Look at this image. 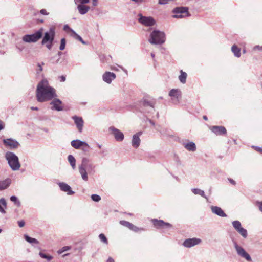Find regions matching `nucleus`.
<instances>
[{
	"label": "nucleus",
	"instance_id": "obj_1",
	"mask_svg": "<svg viewBox=\"0 0 262 262\" xmlns=\"http://www.w3.org/2000/svg\"><path fill=\"white\" fill-rule=\"evenodd\" d=\"M56 97V90L49 85L47 80L43 79L38 83L36 89V99L38 102L48 101Z\"/></svg>",
	"mask_w": 262,
	"mask_h": 262
},
{
	"label": "nucleus",
	"instance_id": "obj_2",
	"mask_svg": "<svg viewBox=\"0 0 262 262\" xmlns=\"http://www.w3.org/2000/svg\"><path fill=\"white\" fill-rule=\"evenodd\" d=\"M89 162V159L84 157L82 159L81 163L78 165L79 172L84 181L88 180V174H93L95 172V166Z\"/></svg>",
	"mask_w": 262,
	"mask_h": 262
},
{
	"label": "nucleus",
	"instance_id": "obj_3",
	"mask_svg": "<svg viewBox=\"0 0 262 262\" xmlns=\"http://www.w3.org/2000/svg\"><path fill=\"white\" fill-rule=\"evenodd\" d=\"M5 158L12 170L17 171L19 169L21 164L18 157L14 152L7 151L5 154Z\"/></svg>",
	"mask_w": 262,
	"mask_h": 262
},
{
	"label": "nucleus",
	"instance_id": "obj_4",
	"mask_svg": "<svg viewBox=\"0 0 262 262\" xmlns=\"http://www.w3.org/2000/svg\"><path fill=\"white\" fill-rule=\"evenodd\" d=\"M165 41V35L164 32L159 30L153 31L150 35L149 41L151 44L160 45Z\"/></svg>",
	"mask_w": 262,
	"mask_h": 262
},
{
	"label": "nucleus",
	"instance_id": "obj_5",
	"mask_svg": "<svg viewBox=\"0 0 262 262\" xmlns=\"http://www.w3.org/2000/svg\"><path fill=\"white\" fill-rule=\"evenodd\" d=\"M42 36V29H39L34 34L24 35L22 40L27 43L36 42Z\"/></svg>",
	"mask_w": 262,
	"mask_h": 262
},
{
	"label": "nucleus",
	"instance_id": "obj_6",
	"mask_svg": "<svg viewBox=\"0 0 262 262\" xmlns=\"http://www.w3.org/2000/svg\"><path fill=\"white\" fill-rule=\"evenodd\" d=\"M172 13L174 14L172 17L176 18H182L190 15L187 7H176L172 10Z\"/></svg>",
	"mask_w": 262,
	"mask_h": 262
},
{
	"label": "nucleus",
	"instance_id": "obj_7",
	"mask_svg": "<svg viewBox=\"0 0 262 262\" xmlns=\"http://www.w3.org/2000/svg\"><path fill=\"white\" fill-rule=\"evenodd\" d=\"M234 247L236 250L237 254L240 257L245 258L248 261H252L250 255L245 250V249L238 245L236 242H234Z\"/></svg>",
	"mask_w": 262,
	"mask_h": 262
},
{
	"label": "nucleus",
	"instance_id": "obj_8",
	"mask_svg": "<svg viewBox=\"0 0 262 262\" xmlns=\"http://www.w3.org/2000/svg\"><path fill=\"white\" fill-rule=\"evenodd\" d=\"M55 35V28L51 27L49 30L45 33L41 43L45 45L48 42H53L54 39Z\"/></svg>",
	"mask_w": 262,
	"mask_h": 262
},
{
	"label": "nucleus",
	"instance_id": "obj_9",
	"mask_svg": "<svg viewBox=\"0 0 262 262\" xmlns=\"http://www.w3.org/2000/svg\"><path fill=\"white\" fill-rule=\"evenodd\" d=\"M139 22L145 26H152L155 24V20L154 19L150 16H144L141 14L138 15Z\"/></svg>",
	"mask_w": 262,
	"mask_h": 262
},
{
	"label": "nucleus",
	"instance_id": "obj_10",
	"mask_svg": "<svg viewBox=\"0 0 262 262\" xmlns=\"http://www.w3.org/2000/svg\"><path fill=\"white\" fill-rule=\"evenodd\" d=\"M109 130L114 135L115 140L117 141H122L124 138V135L122 132L114 126L109 128Z\"/></svg>",
	"mask_w": 262,
	"mask_h": 262
},
{
	"label": "nucleus",
	"instance_id": "obj_11",
	"mask_svg": "<svg viewBox=\"0 0 262 262\" xmlns=\"http://www.w3.org/2000/svg\"><path fill=\"white\" fill-rule=\"evenodd\" d=\"M3 143L7 147L11 149H16L19 145V143L16 140L12 138L4 139Z\"/></svg>",
	"mask_w": 262,
	"mask_h": 262
},
{
	"label": "nucleus",
	"instance_id": "obj_12",
	"mask_svg": "<svg viewBox=\"0 0 262 262\" xmlns=\"http://www.w3.org/2000/svg\"><path fill=\"white\" fill-rule=\"evenodd\" d=\"M169 95L174 103H178L181 97V92L179 89H172L169 93Z\"/></svg>",
	"mask_w": 262,
	"mask_h": 262
},
{
	"label": "nucleus",
	"instance_id": "obj_13",
	"mask_svg": "<svg viewBox=\"0 0 262 262\" xmlns=\"http://www.w3.org/2000/svg\"><path fill=\"white\" fill-rule=\"evenodd\" d=\"M201 239L198 238H188L184 241L183 245L186 248H191L199 245L201 242Z\"/></svg>",
	"mask_w": 262,
	"mask_h": 262
},
{
	"label": "nucleus",
	"instance_id": "obj_14",
	"mask_svg": "<svg viewBox=\"0 0 262 262\" xmlns=\"http://www.w3.org/2000/svg\"><path fill=\"white\" fill-rule=\"evenodd\" d=\"M152 223L155 227L157 228L170 229L172 227V225L170 224L164 222L163 220L153 219Z\"/></svg>",
	"mask_w": 262,
	"mask_h": 262
},
{
	"label": "nucleus",
	"instance_id": "obj_15",
	"mask_svg": "<svg viewBox=\"0 0 262 262\" xmlns=\"http://www.w3.org/2000/svg\"><path fill=\"white\" fill-rule=\"evenodd\" d=\"M58 185L60 190L63 192H67L68 195H71L75 193V192L72 190L71 187L67 183L64 182H59Z\"/></svg>",
	"mask_w": 262,
	"mask_h": 262
},
{
	"label": "nucleus",
	"instance_id": "obj_16",
	"mask_svg": "<svg viewBox=\"0 0 262 262\" xmlns=\"http://www.w3.org/2000/svg\"><path fill=\"white\" fill-rule=\"evenodd\" d=\"M142 134V132H139L133 136L132 140V145L134 148H137L140 146V142H141L140 136Z\"/></svg>",
	"mask_w": 262,
	"mask_h": 262
},
{
	"label": "nucleus",
	"instance_id": "obj_17",
	"mask_svg": "<svg viewBox=\"0 0 262 262\" xmlns=\"http://www.w3.org/2000/svg\"><path fill=\"white\" fill-rule=\"evenodd\" d=\"M72 119L74 121L75 125L78 129V130L81 133L83 129L84 121L81 117L74 116L72 117Z\"/></svg>",
	"mask_w": 262,
	"mask_h": 262
},
{
	"label": "nucleus",
	"instance_id": "obj_18",
	"mask_svg": "<svg viewBox=\"0 0 262 262\" xmlns=\"http://www.w3.org/2000/svg\"><path fill=\"white\" fill-rule=\"evenodd\" d=\"M210 129L216 135H225L227 133L226 128L222 126H212Z\"/></svg>",
	"mask_w": 262,
	"mask_h": 262
},
{
	"label": "nucleus",
	"instance_id": "obj_19",
	"mask_svg": "<svg viewBox=\"0 0 262 262\" xmlns=\"http://www.w3.org/2000/svg\"><path fill=\"white\" fill-rule=\"evenodd\" d=\"M103 80L107 83H111L115 79L116 75L112 72H106L103 75Z\"/></svg>",
	"mask_w": 262,
	"mask_h": 262
},
{
	"label": "nucleus",
	"instance_id": "obj_20",
	"mask_svg": "<svg viewBox=\"0 0 262 262\" xmlns=\"http://www.w3.org/2000/svg\"><path fill=\"white\" fill-rule=\"evenodd\" d=\"M50 104L53 105L51 108L52 110H55L57 111H61L63 110L62 106V102L58 99H54L51 103Z\"/></svg>",
	"mask_w": 262,
	"mask_h": 262
},
{
	"label": "nucleus",
	"instance_id": "obj_21",
	"mask_svg": "<svg viewBox=\"0 0 262 262\" xmlns=\"http://www.w3.org/2000/svg\"><path fill=\"white\" fill-rule=\"evenodd\" d=\"M120 223L121 225L128 227L129 229H130L131 230L135 231V232H138L140 230L141 231L143 230V229H142V228L139 229L138 227H136L133 224L130 223V222H127V221H120Z\"/></svg>",
	"mask_w": 262,
	"mask_h": 262
},
{
	"label": "nucleus",
	"instance_id": "obj_22",
	"mask_svg": "<svg viewBox=\"0 0 262 262\" xmlns=\"http://www.w3.org/2000/svg\"><path fill=\"white\" fill-rule=\"evenodd\" d=\"M212 212L221 217H226L227 215L224 211L219 207L211 206V207Z\"/></svg>",
	"mask_w": 262,
	"mask_h": 262
},
{
	"label": "nucleus",
	"instance_id": "obj_23",
	"mask_svg": "<svg viewBox=\"0 0 262 262\" xmlns=\"http://www.w3.org/2000/svg\"><path fill=\"white\" fill-rule=\"evenodd\" d=\"M78 12L81 15L85 14L90 9V7L86 5H78L77 6Z\"/></svg>",
	"mask_w": 262,
	"mask_h": 262
},
{
	"label": "nucleus",
	"instance_id": "obj_24",
	"mask_svg": "<svg viewBox=\"0 0 262 262\" xmlns=\"http://www.w3.org/2000/svg\"><path fill=\"white\" fill-rule=\"evenodd\" d=\"M11 180L7 178L5 180L0 181V190L7 189L11 184Z\"/></svg>",
	"mask_w": 262,
	"mask_h": 262
},
{
	"label": "nucleus",
	"instance_id": "obj_25",
	"mask_svg": "<svg viewBox=\"0 0 262 262\" xmlns=\"http://www.w3.org/2000/svg\"><path fill=\"white\" fill-rule=\"evenodd\" d=\"M83 144H85V142L82 141L80 140H73L71 142V146L77 149H80Z\"/></svg>",
	"mask_w": 262,
	"mask_h": 262
},
{
	"label": "nucleus",
	"instance_id": "obj_26",
	"mask_svg": "<svg viewBox=\"0 0 262 262\" xmlns=\"http://www.w3.org/2000/svg\"><path fill=\"white\" fill-rule=\"evenodd\" d=\"M184 147L189 151H194L196 150V146L194 142H190L184 144Z\"/></svg>",
	"mask_w": 262,
	"mask_h": 262
},
{
	"label": "nucleus",
	"instance_id": "obj_27",
	"mask_svg": "<svg viewBox=\"0 0 262 262\" xmlns=\"http://www.w3.org/2000/svg\"><path fill=\"white\" fill-rule=\"evenodd\" d=\"M231 51L235 57H239L241 56V50L236 45L232 46Z\"/></svg>",
	"mask_w": 262,
	"mask_h": 262
},
{
	"label": "nucleus",
	"instance_id": "obj_28",
	"mask_svg": "<svg viewBox=\"0 0 262 262\" xmlns=\"http://www.w3.org/2000/svg\"><path fill=\"white\" fill-rule=\"evenodd\" d=\"M68 160L70 164L73 169L76 168V160L72 155H69L68 157Z\"/></svg>",
	"mask_w": 262,
	"mask_h": 262
},
{
	"label": "nucleus",
	"instance_id": "obj_29",
	"mask_svg": "<svg viewBox=\"0 0 262 262\" xmlns=\"http://www.w3.org/2000/svg\"><path fill=\"white\" fill-rule=\"evenodd\" d=\"M180 73L181 74L179 76V79L181 83L184 84L186 82L187 74L186 72H183L182 70H181Z\"/></svg>",
	"mask_w": 262,
	"mask_h": 262
},
{
	"label": "nucleus",
	"instance_id": "obj_30",
	"mask_svg": "<svg viewBox=\"0 0 262 262\" xmlns=\"http://www.w3.org/2000/svg\"><path fill=\"white\" fill-rule=\"evenodd\" d=\"M71 36L75 38L76 39L79 40L80 41L83 45H86V43L85 42L82 37L79 36L78 34H77L75 31L72 30V34H71Z\"/></svg>",
	"mask_w": 262,
	"mask_h": 262
},
{
	"label": "nucleus",
	"instance_id": "obj_31",
	"mask_svg": "<svg viewBox=\"0 0 262 262\" xmlns=\"http://www.w3.org/2000/svg\"><path fill=\"white\" fill-rule=\"evenodd\" d=\"M191 190L194 194H199L203 196V198H205L206 200H207V198L205 195V193L203 190H202L198 188H193L191 189Z\"/></svg>",
	"mask_w": 262,
	"mask_h": 262
},
{
	"label": "nucleus",
	"instance_id": "obj_32",
	"mask_svg": "<svg viewBox=\"0 0 262 262\" xmlns=\"http://www.w3.org/2000/svg\"><path fill=\"white\" fill-rule=\"evenodd\" d=\"M24 238L29 243H31V244H37L39 243V242H38V240H37L35 238L30 237V236H29L27 234H25L24 235Z\"/></svg>",
	"mask_w": 262,
	"mask_h": 262
},
{
	"label": "nucleus",
	"instance_id": "obj_33",
	"mask_svg": "<svg viewBox=\"0 0 262 262\" xmlns=\"http://www.w3.org/2000/svg\"><path fill=\"white\" fill-rule=\"evenodd\" d=\"M237 232H238L239 234L244 238H247L248 236V233L246 229L244 228L243 227H242L241 229H239L237 231Z\"/></svg>",
	"mask_w": 262,
	"mask_h": 262
},
{
	"label": "nucleus",
	"instance_id": "obj_34",
	"mask_svg": "<svg viewBox=\"0 0 262 262\" xmlns=\"http://www.w3.org/2000/svg\"><path fill=\"white\" fill-rule=\"evenodd\" d=\"M72 249V247L71 246H66L62 247L61 249H59L57 252L58 254H61L63 252H67Z\"/></svg>",
	"mask_w": 262,
	"mask_h": 262
},
{
	"label": "nucleus",
	"instance_id": "obj_35",
	"mask_svg": "<svg viewBox=\"0 0 262 262\" xmlns=\"http://www.w3.org/2000/svg\"><path fill=\"white\" fill-rule=\"evenodd\" d=\"M232 224L233 227L236 230V231L242 227V225H241V223L238 221H233Z\"/></svg>",
	"mask_w": 262,
	"mask_h": 262
},
{
	"label": "nucleus",
	"instance_id": "obj_36",
	"mask_svg": "<svg viewBox=\"0 0 262 262\" xmlns=\"http://www.w3.org/2000/svg\"><path fill=\"white\" fill-rule=\"evenodd\" d=\"M39 255L41 258L46 259L48 261L51 260L53 258L52 256L47 255L42 252H40Z\"/></svg>",
	"mask_w": 262,
	"mask_h": 262
},
{
	"label": "nucleus",
	"instance_id": "obj_37",
	"mask_svg": "<svg viewBox=\"0 0 262 262\" xmlns=\"http://www.w3.org/2000/svg\"><path fill=\"white\" fill-rule=\"evenodd\" d=\"M10 200L13 202L17 207H19L20 206V202L16 196H11L10 197Z\"/></svg>",
	"mask_w": 262,
	"mask_h": 262
},
{
	"label": "nucleus",
	"instance_id": "obj_38",
	"mask_svg": "<svg viewBox=\"0 0 262 262\" xmlns=\"http://www.w3.org/2000/svg\"><path fill=\"white\" fill-rule=\"evenodd\" d=\"M90 2V0H74V3L77 6L78 5H83Z\"/></svg>",
	"mask_w": 262,
	"mask_h": 262
},
{
	"label": "nucleus",
	"instance_id": "obj_39",
	"mask_svg": "<svg viewBox=\"0 0 262 262\" xmlns=\"http://www.w3.org/2000/svg\"><path fill=\"white\" fill-rule=\"evenodd\" d=\"M99 238L102 242L105 244L106 245L108 244L107 239L104 234L101 233L99 234Z\"/></svg>",
	"mask_w": 262,
	"mask_h": 262
},
{
	"label": "nucleus",
	"instance_id": "obj_40",
	"mask_svg": "<svg viewBox=\"0 0 262 262\" xmlns=\"http://www.w3.org/2000/svg\"><path fill=\"white\" fill-rule=\"evenodd\" d=\"M80 149L84 152H88L89 151L90 146L85 142V144L81 146Z\"/></svg>",
	"mask_w": 262,
	"mask_h": 262
},
{
	"label": "nucleus",
	"instance_id": "obj_41",
	"mask_svg": "<svg viewBox=\"0 0 262 262\" xmlns=\"http://www.w3.org/2000/svg\"><path fill=\"white\" fill-rule=\"evenodd\" d=\"M66 44V40L64 38H62L61 40L60 45L59 49L60 50H63L65 49Z\"/></svg>",
	"mask_w": 262,
	"mask_h": 262
},
{
	"label": "nucleus",
	"instance_id": "obj_42",
	"mask_svg": "<svg viewBox=\"0 0 262 262\" xmlns=\"http://www.w3.org/2000/svg\"><path fill=\"white\" fill-rule=\"evenodd\" d=\"M91 199L93 201L98 202L101 200V197L97 194H92L91 195Z\"/></svg>",
	"mask_w": 262,
	"mask_h": 262
},
{
	"label": "nucleus",
	"instance_id": "obj_43",
	"mask_svg": "<svg viewBox=\"0 0 262 262\" xmlns=\"http://www.w3.org/2000/svg\"><path fill=\"white\" fill-rule=\"evenodd\" d=\"M44 65V62H41V63H38L37 64V67L38 69L37 70V73H39V72H41L42 71V66Z\"/></svg>",
	"mask_w": 262,
	"mask_h": 262
},
{
	"label": "nucleus",
	"instance_id": "obj_44",
	"mask_svg": "<svg viewBox=\"0 0 262 262\" xmlns=\"http://www.w3.org/2000/svg\"><path fill=\"white\" fill-rule=\"evenodd\" d=\"M144 105L146 107L149 106L152 110L154 108V106H153L152 104L148 101H145L144 102Z\"/></svg>",
	"mask_w": 262,
	"mask_h": 262
},
{
	"label": "nucleus",
	"instance_id": "obj_45",
	"mask_svg": "<svg viewBox=\"0 0 262 262\" xmlns=\"http://www.w3.org/2000/svg\"><path fill=\"white\" fill-rule=\"evenodd\" d=\"M169 1H173V0H159L158 3L160 5L167 4Z\"/></svg>",
	"mask_w": 262,
	"mask_h": 262
},
{
	"label": "nucleus",
	"instance_id": "obj_46",
	"mask_svg": "<svg viewBox=\"0 0 262 262\" xmlns=\"http://www.w3.org/2000/svg\"><path fill=\"white\" fill-rule=\"evenodd\" d=\"M63 29L66 31H70L72 33V30H73L72 29L70 28L68 25H66L63 27Z\"/></svg>",
	"mask_w": 262,
	"mask_h": 262
},
{
	"label": "nucleus",
	"instance_id": "obj_47",
	"mask_svg": "<svg viewBox=\"0 0 262 262\" xmlns=\"http://www.w3.org/2000/svg\"><path fill=\"white\" fill-rule=\"evenodd\" d=\"M46 47L49 49L51 50L53 46V42H48L47 43L45 44Z\"/></svg>",
	"mask_w": 262,
	"mask_h": 262
},
{
	"label": "nucleus",
	"instance_id": "obj_48",
	"mask_svg": "<svg viewBox=\"0 0 262 262\" xmlns=\"http://www.w3.org/2000/svg\"><path fill=\"white\" fill-rule=\"evenodd\" d=\"M0 203L4 205L5 207H6L7 203L4 198L0 199Z\"/></svg>",
	"mask_w": 262,
	"mask_h": 262
},
{
	"label": "nucleus",
	"instance_id": "obj_49",
	"mask_svg": "<svg viewBox=\"0 0 262 262\" xmlns=\"http://www.w3.org/2000/svg\"><path fill=\"white\" fill-rule=\"evenodd\" d=\"M40 14L44 15H48L49 14V13L45 9H42L40 10Z\"/></svg>",
	"mask_w": 262,
	"mask_h": 262
},
{
	"label": "nucleus",
	"instance_id": "obj_50",
	"mask_svg": "<svg viewBox=\"0 0 262 262\" xmlns=\"http://www.w3.org/2000/svg\"><path fill=\"white\" fill-rule=\"evenodd\" d=\"M256 205L258 207L259 210L262 212V202H257Z\"/></svg>",
	"mask_w": 262,
	"mask_h": 262
},
{
	"label": "nucleus",
	"instance_id": "obj_51",
	"mask_svg": "<svg viewBox=\"0 0 262 262\" xmlns=\"http://www.w3.org/2000/svg\"><path fill=\"white\" fill-rule=\"evenodd\" d=\"M25 222L23 220L18 221V224L19 227H23L25 226Z\"/></svg>",
	"mask_w": 262,
	"mask_h": 262
},
{
	"label": "nucleus",
	"instance_id": "obj_52",
	"mask_svg": "<svg viewBox=\"0 0 262 262\" xmlns=\"http://www.w3.org/2000/svg\"><path fill=\"white\" fill-rule=\"evenodd\" d=\"M254 50L262 51V46H256L253 48Z\"/></svg>",
	"mask_w": 262,
	"mask_h": 262
},
{
	"label": "nucleus",
	"instance_id": "obj_53",
	"mask_svg": "<svg viewBox=\"0 0 262 262\" xmlns=\"http://www.w3.org/2000/svg\"><path fill=\"white\" fill-rule=\"evenodd\" d=\"M253 147L257 151L262 153V148L257 146H253Z\"/></svg>",
	"mask_w": 262,
	"mask_h": 262
},
{
	"label": "nucleus",
	"instance_id": "obj_54",
	"mask_svg": "<svg viewBox=\"0 0 262 262\" xmlns=\"http://www.w3.org/2000/svg\"><path fill=\"white\" fill-rule=\"evenodd\" d=\"M0 212L2 213H6V211L5 210H4V209L1 206V205H0Z\"/></svg>",
	"mask_w": 262,
	"mask_h": 262
},
{
	"label": "nucleus",
	"instance_id": "obj_55",
	"mask_svg": "<svg viewBox=\"0 0 262 262\" xmlns=\"http://www.w3.org/2000/svg\"><path fill=\"white\" fill-rule=\"evenodd\" d=\"M60 81L64 82L66 80V77L64 76H61L60 77Z\"/></svg>",
	"mask_w": 262,
	"mask_h": 262
},
{
	"label": "nucleus",
	"instance_id": "obj_56",
	"mask_svg": "<svg viewBox=\"0 0 262 262\" xmlns=\"http://www.w3.org/2000/svg\"><path fill=\"white\" fill-rule=\"evenodd\" d=\"M4 128V124L2 121L0 120V130Z\"/></svg>",
	"mask_w": 262,
	"mask_h": 262
},
{
	"label": "nucleus",
	"instance_id": "obj_57",
	"mask_svg": "<svg viewBox=\"0 0 262 262\" xmlns=\"http://www.w3.org/2000/svg\"><path fill=\"white\" fill-rule=\"evenodd\" d=\"M97 2L98 0H93V5L94 6H96L97 5Z\"/></svg>",
	"mask_w": 262,
	"mask_h": 262
},
{
	"label": "nucleus",
	"instance_id": "obj_58",
	"mask_svg": "<svg viewBox=\"0 0 262 262\" xmlns=\"http://www.w3.org/2000/svg\"><path fill=\"white\" fill-rule=\"evenodd\" d=\"M106 262H115V261L112 258L109 257Z\"/></svg>",
	"mask_w": 262,
	"mask_h": 262
},
{
	"label": "nucleus",
	"instance_id": "obj_59",
	"mask_svg": "<svg viewBox=\"0 0 262 262\" xmlns=\"http://www.w3.org/2000/svg\"><path fill=\"white\" fill-rule=\"evenodd\" d=\"M228 180L230 181V182L231 184H232L233 185H235V182L233 180H232L231 179H229Z\"/></svg>",
	"mask_w": 262,
	"mask_h": 262
},
{
	"label": "nucleus",
	"instance_id": "obj_60",
	"mask_svg": "<svg viewBox=\"0 0 262 262\" xmlns=\"http://www.w3.org/2000/svg\"><path fill=\"white\" fill-rule=\"evenodd\" d=\"M31 109L33 111H37L38 110V108L37 107H34V106H32L31 107Z\"/></svg>",
	"mask_w": 262,
	"mask_h": 262
},
{
	"label": "nucleus",
	"instance_id": "obj_61",
	"mask_svg": "<svg viewBox=\"0 0 262 262\" xmlns=\"http://www.w3.org/2000/svg\"><path fill=\"white\" fill-rule=\"evenodd\" d=\"M149 122H150V123L152 125H153V126H154V125H155V123H154L152 121H151V120H149Z\"/></svg>",
	"mask_w": 262,
	"mask_h": 262
},
{
	"label": "nucleus",
	"instance_id": "obj_62",
	"mask_svg": "<svg viewBox=\"0 0 262 262\" xmlns=\"http://www.w3.org/2000/svg\"><path fill=\"white\" fill-rule=\"evenodd\" d=\"M62 54V53L61 52H60V51H59V52H58V53H57V54H58V55L59 56H61Z\"/></svg>",
	"mask_w": 262,
	"mask_h": 262
},
{
	"label": "nucleus",
	"instance_id": "obj_63",
	"mask_svg": "<svg viewBox=\"0 0 262 262\" xmlns=\"http://www.w3.org/2000/svg\"><path fill=\"white\" fill-rule=\"evenodd\" d=\"M203 119L205 120H207V117L206 116H203Z\"/></svg>",
	"mask_w": 262,
	"mask_h": 262
},
{
	"label": "nucleus",
	"instance_id": "obj_64",
	"mask_svg": "<svg viewBox=\"0 0 262 262\" xmlns=\"http://www.w3.org/2000/svg\"><path fill=\"white\" fill-rule=\"evenodd\" d=\"M69 255V253H67V254H64L62 256H63V257H64L65 256H68V255Z\"/></svg>",
	"mask_w": 262,
	"mask_h": 262
}]
</instances>
